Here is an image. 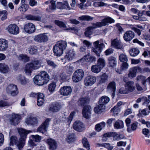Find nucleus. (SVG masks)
<instances>
[{
    "mask_svg": "<svg viewBox=\"0 0 150 150\" xmlns=\"http://www.w3.org/2000/svg\"><path fill=\"white\" fill-rule=\"evenodd\" d=\"M75 55V52L73 49H68L65 52L64 58L66 60L71 61L74 58Z\"/></svg>",
    "mask_w": 150,
    "mask_h": 150,
    "instance_id": "obj_15",
    "label": "nucleus"
},
{
    "mask_svg": "<svg viewBox=\"0 0 150 150\" xmlns=\"http://www.w3.org/2000/svg\"><path fill=\"white\" fill-rule=\"evenodd\" d=\"M51 119L47 118L45 121L38 128L37 131L43 134L45 133L47 131V128L48 127Z\"/></svg>",
    "mask_w": 150,
    "mask_h": 150,
    "instance_id": "obj_6",
    "label": "nucleus"
},
{
    "mask_svg": "<svg viewBox=\"0 0 150 150\" xmlns=\"http://www.w3.org/2000/svg\"><path fill=\"white\" fill-rule=\"evenodd\" d=\"M18 130L21 137L20 138L25 139H26L27 135L31 132L30 131H27L22 128L18 129Z\"/></svg>",
    "mask_w": 150,
    "mask_h": 150,
    "instance_id": "obj_26",
    "label": "nucleus"
},
{
    "mask_svg": "<svg viewBox=\"0 0 150 150\" xmlns=\"http://www.w3.org/2000/svg\"><path fill=\"white\" fill-rule=\"evenodd\" d=\"M84 72L82 69L76 70L72 75V80L74 83H77L81 81L83 78Z\"/></svg>",
    "mask_w": 150,
    "mask_h": 150,
    "instance_id": "obj_4",
    "label": "nucleus"
},
{
    "mask_svg": "<svg viewBox=\"0 0 150 150\" xmlns=\"http://www.w3.org/2000/svg\"><path fill=\"white\" fill-rule=\"evenodd\" d=\"M93 17L88 15H83L79 18L78 19L81 21H91L93 19Z\"/></svg>",
    "mask_w": 150,
    "mask_h": 150,
    "instance_id": "obj_45",
    "label": "nucleus"
},
{
    "mask_svg": "<svg viewBox=\"0 0 150 150\" xmlns=\"http://www.w3.org/2000/svg\"><path fill=\"white\" fill-rule=\"evenodd\" d=\"M104 109L105 107L103 105H102L100 104H99L98 105L95 107L94 111L97 114L101 113Z\"/></svg>",
    "mask_w": 150,
    "mask_h": 150,
    "instance_id": "obj_37",
    "label": "nucleus"
},
{
    "mask_svg": "<svg viewBox=\"0 0 150 150\" xmlns=\"http://www.w3.org/2000/svg\"><path fill=\"white\" fill-rule=\"evenodd\" d=\"M134 36V32L129 30L126 31L123 36L124 40L126 41H129L132 40Z\"/></svg>",
    "mask_w": 150,
    "mask_h": 150,
    "instance_id": "obj_20",
    "label": "nucleus"
},
{
    "mask_svg": "<svg viewBox=\"0 0 150 150\" xmlns=\"http://www.w3.org/2000/svg\"><path fill=\"white\" fill-rule=\"evenodd\" d=\"M46 61L47 62V64L49 66H51L53 68H55L57 66L56 64H55L54 61H52L51 59H46Z\"/></svg>",
    "mask_w": 150,
    "mask_h": 150,
    "instance_id": "obj_51",
    "label": "nucleus"
},
{
    "mask_svg": "<svg viewBox=\"0 0 150 150\" xmlns=\"http://www.w3.org/2000/svg\"><path fill=\"white\" fill-rule=\"evenodd\" d=\"M47 142L49 146L50 149L55 150L57 149V143L54 140L51 139H47Z\"/></svg>",
    "mask_w": 150,
    "mask_h": 150,
    "instance_id": "obj_24",
    "label": "nucleus"
},
{
    "mask_svg": "<svg viewBox=\"0 0 150 150\" xmlns=\"http://www.w3.org/2000/svg\"><path fill=\"white\" fill-rule=\"evenodd\" d=\"M56 84L55 82H53L49 85L48 89L50 92H53L55 90L56 87Z\"/></svg>",
    "mask_w": 150,
    "mask_h": 150,
    "instance_id": "obj_53",
    "label": "nucleus"
},
{
    "mask_svg": "<svg viewBox=\"0 0 150 150\" xmlns=\"http://www.w3.org/2000/svg\"><path fill=\"white\" fill-rule=\"evenodd\" d=\"M97 147H103L106 148L108 150H112L113 148V146L108 143H104L102 144L97 143L96 144Z\"/></svg>",
    "mask_w": 150,
    "mask_h": 150,
    "instance_id": "obj_32",
    "label": "nucleus"
},
{
    "mask_svg": "<svg viewBox=\"0 0 150 150\" xmlns=\"http://www.w3.org/2000/svg\"><path fill=\"white\" fill-rule=\"evenodd\" d=\"M82 142L84 147H86L87 149H90L89 143L86 138H83L82 139Z\"/></svg>",
    "mask_w": 150,
    "mask_h": 150,
    "instance_id": "obj_52",
    "label": "nucleus"
},
{
    "mask_svg": "<svg viewBox=\"0 0 150 150\" xmlns=\"http://www.w3.org/2000/svg\"><path fill=\"white\" fill-rule=\"evenodd\" d=\"M25 139L20 138L16 144L19 150L22 149L24 146Z\"/></svg>",
    "mask_w": 150,
    "mask_h": 150,
    "instance_id": "obj_39",
    "label": "nucleus"
},
{
    "mask_svg": "<svg viewBox=\"0 0 150 150\" xmlns=\"http://www.w3.org/2000/svg\"><path fill=\"white\" fill-rule=\"evenodd\" d=\"M24 28L25 31L29 34L33 33L36 30L35 25L32 23L25 24L24 26Z\"/></svg>",
    "mask_w": 150,
    "mask_h": 150,
    "instance_id": "obj_14",
    "label": "nucleus"
},
{
    "mask_svg": "<svg viewBox=\"0 0 150 150\" xmlns=\"http://www.w3.org/2000/svg\"><path fill=\"white\" fill-rule=\"evenodd\" d=\"M96 78L93 76H86L84 80L85 85L87 86H91L96 82Z\"/></svg>",
    "mask_w": 150,
    "mask_h": 150,
    "instance_id": "obj_13",
    "label": "nucleus"
},
{
    "mask_svg": "<svg viewBox=\"0 0 150 150\" xmlns=\"http://www.w3.org/2000/svg\"><path fill=\"white\" fill-rule=\"evenodd\" d=\"M49 8H47L46 11L48 12H52V10L55 9L56 8L55 1H51L49 4Z\"/></svg>",
    "mask_w": 150,
    "mask_h": 150,
    "instance_id": "obj_40",
    "label": "nucleus"
},
{
    "mask_svg": "<svg viewBox=\"0 0 150 150\" xmlns=\"http://www.w3.org/2000/svg\"><path fill=\"white\" fill-rule=\"evenodd\" d=\"M9 68L8 66L4 63H0V72L3 74L8 72Z\"/></svg>",
    "mask_w": 150,
    "mask_h": 150,
    "instance_id": "obj_27",
    "label": "nucleus"
},
{
    "mask_svg": "<svg viewBox=\"0 0 150 150\" xmlns=\"http://www.w3.org/2000/svg\"><path fill=\"white\" fill-rule=\"evenodd\" d=\"M136 72L133 67L131 68L128 74V77L130 78H132L136 76Z\"/></svg>",
    "mask_w": 150,
    "mask_h": 150,
    "instance_id": "obj_46",
    "label": "nucleus"
},
{
    "mask_svg": "<svg viewBox=\"0 0 150 150\" xmlns=\"http://www.w3.org/2000/svg\"><path fill=\"white\" fill-rule=\"evenodd\" d=\"M57 6L58 8L60 9H66L69 10L73 9L70 7L68 1H66L62 2H57Z\"/></svg>",
    "mask_w": 150,
    "mask_h": 150,
    "instance_id": "obj_10",
    "label": "nucleus"
},
{
    "mask_svg": "<svg viewBox=\"0 0 150 150\" xmlns=\"http://www.w3.org/2000/svg\"><path fill=\"white\" fill-rule=\"evenodd\" d=\"M48 40V36L45 33L35 36L34 38L35 41L40 43L46 42Z\"/></svg>",
    "mask_w": 150,
    "mask_h": 150,
    "instance_id": "obj_12",
    "label": "nucleus"
},
{
    "mask_svg": "<svg viewBox=\"0 0 150 150\" xmlns=\"http://www.w3.org/2000/svg\"><path fill=\"white\" fill-rule=\"evenodd\" d=\"M107 90L108 91H115L116 84L115 82L114 81L110 82L108 86Z\"/></svg>",
    "mask_w": 150,
    "mask_h": 150,
    "instance_id": "obj_34",
    "label": "nucleus"
},
{
    "mask_svg": "<svg viewBox=\"0 0 150 150\" xmlns=\"http://www.w3.org/2000/svg\"><path fill=\"white\" fill-rule=\"evenodd\" d=\"M7 12L6 10L0 11V16H2L1 20H4L7 17Z\"/></svg>",
    "mask_w": 150,
    "mask_h": 150,
    "instance_id": "obj_60",
    "label": "nucleus"
},
{
    "mask_svg": "<svg viewBox=\"0 0 150 150\" xmlns=\"http://www.w3.org/2000/svg\"><path fill=\"white\" fill-rule=\"evenodd\" d=\"M25 122L28 124L35 125L37 124L38 121L36 118L29 117L25 120Z\"/></svg>",
    "mask_w": 150,
    "mask_h": 150,
    "instance_id": "obj_29",
    "label": "nucleus"
},
{
    "mask_svg": "<svg viewBox=\"0 0 150 150\" xmlns=\"http://www.w3.org/2000/svg\"><path fill=\"white\" fill-rule=\"evenodd\" d=\"M100 80L99 82L100 83H103L106 81L108 79V76L105 74H104L100 76Z\"/></svg>",
    "mask_w": 150,
    "mask_h": 150,
    "instance_id": "obj_55",
    "label": "nucleus"
},
{
    "mask_svg": "<svg viewBox=\"0 0 150 150\" xmlns=\"http://www.w3.org/2000/svg\"><path fill=\"white\" fill-rule=\"evenodd\" d=\"M131 122V120L129 118H127L125 120V123L127 127V131L129 133L131 132V129L130 125Z\"/></svg>",
    "mask_w": 150,
    "mask_h": 150,
    "instance_id": "obj_57",
    "label": "nucleus"
},
{
    "mask_svg": "<svg viewBox=\"0 0 150 150\" xmlns=\"http://www.w3.org/2000/svg\"><path fill=\"white\" fill-rule=\"evenodd\" d=\"M60 92L62 95L67 96L71 93L72 92V89L70 86H64L60 88Z\"/></svg>",
    "mask_w": 150,
    "mask_h": 150,
    "instance_id": "obj_17",
    "label": "nucleus"
},
{
    "mask_svg": "<svg viewBox=\"0 0 150 150\" xmlns=\"http://www.w3.org/2000/svg\"><path fill=\"white\" fill-rule=\"evenodd\" d=\"M6 29L9 33L16 35L19 32L18 27L15 24H11L9 25L6 28Z\"/></svg>",
    "mask_w": 150,
    "mask_h": 150,
    "instance_id": "obj_9",
    "label": "nucleus"
},
{
    "mask_svg": "<svg viewBox=\"0 0 150 150\" xmlns=\"http://www.w3.org/2000/svg\"><path fill=\"white\" fill-rule=\"evenodd\" d=\"M28 50L29 53L32 54H36L38 51V48L35 46L30 47L28 48Z\"/></svg>",
    "mask_w": 150,
    "mask_h": 150,
    "instance_id": "obj_47",
    "label": "nucleus"
},
{
    "mask_svg": "<svg viewBox=\"0 0 150 150\" xmlns=\"http://www.w3.org/2000/svg\"><path fill=\"white\" fill-rule=\"evenodd\" d=\"M138 123L135 122L132 123L130 127L131 129V132L132 131H134L136 129L137 127Z\"/></svg>",
    "mask_w": 150,
    "mask_h": 150,
    "instance_id": "obj_64",
    "label": "nucleus"
},
{
    "mask_svg": "<svg viewBox=\"0 0 150 150\" xmlns=\"http://www.w3.org/2000/svg\"><path fill=\"white\" fill-rule=\"evenodd\" d=\"M55 23L60 27L65 28L66 25L62 21L58 20L54 21Z\"/></svg>",
    "mask_w": 150,
    "mask_h": 150,
    "instance_id": "obj_62",
    "label": "nucleus"
},
{
    "mask_svg": "<svg viewBox=\"0 0 150 150\" xmlns=\"http://www.w3.org/2000/svg\"><path fill=\"white\" fill-rule=\"evenodd\" d=\"M20 116L17 114L13 115L10 118V122L11 125H16L19 123Z\"/></svg>",
    "mask_w": 150,
    "mask_h": 150,
    "instance_id": "obj_19",
    "label": "nucleus"
},
{
    "mask_svg": "<svg viewBox=\"0 0 150 150\" xmlns=\"http://www.w3.org/2000/svg\"><path fill=\"white\" fill-rule=\"evenodd\" d=\"M67 46V43L65 41L61 40L57 42L53 47L54 55L58 57L61 56Z\"/></svg>",
    "mask_w": 150,
    "mask_h": 150,
    "instance_id": "obj_2",
    "label": "nucleus"
},
{
    "mask_svg": "<svg viewBox=\"0 0 150 150\" xmlns=\"http://www.w3.org/2000/svg\"><path fill=\"white\" fill-rule=\"evenodd\" d=\"M49 80L50 77L48 74L45 71L41 72L34 78V83L38 86H42L47 83Z\"/></svg>",
    "mask_w": 150,
    "mask_h": 150,
    "instance_id": "obj_1",
    "label": "nucleus"
},
{
    "mask_svg": "<svg viewBox=\"0 0 150 150\" xmlns=\"http://www.w3.org/2000/svg\"><path fill=\"white\" fill-rule=\"evenodd\" d=\"M125 87H126L129 93L132 92L135 88L134 83L133 81H129L127 82L125 85Z\"/></svg>",
    "mask_w": 150,
    "mask_h": 150,
    "instance_id": "obj_22",
    "label": "nucleus"
},
{
    "mask_svg": "<svg viewBox=\"0 0 150 150\" xmlns=\"http://www.w3.org/2000/svg\"><path fill=\"white\" fill-rule=\"evenodd\" d=\"M85 61L88 62H92L96 61V58L94 56H91L89 53L84 57Z\"/></svg>",
    "mask_w": 150,
    "mask_h": 150,
    "instance_id": "obj_36",
    "label": "nucleus"
},
{
    "mask_svg": "<svg viewBox=\"0 0 150 150\" xmlns=\"http://www.w3.org/2000/svg\"><path fill=\"white\" fill-rule=\"evenodd\" d=\"M88 100V99L86 98H81L78 101V104L79 105L84 106L87 103Z\"/></svg>",
    "mask_w": 150,
    "mask_h": 150,
    "instance_id": "obj_42",
    "label": "nucleus"
},
{
    "mask_svg": "<svg viewBox=\"0 0 150 150\" xmlns=\"http://www.w3.org/2000/svg\"><path fill=\"white\" fill-rule=\"evenodd\" d=\"M139 50L137 48H134L129 50V53L131 56L135 57L138 55L139 53Z\"/></svg>",
    "mask_w": 150,
    "mask_h": 150,
    "instance_id": "obj_43",
    "label": "nucleus"
},
{
    "mask_svg": "<svg viewBox=\"0 0 150 150\" xmlns=\"http://www.w3.org/2000/svg\"><path fill=\"white\" fill-rule=\"evenodd\" d=\"M115 21L114 20L110 17L105 18L104 19L102 20L101 22H97L93 25L96 26L97 27H100L102 26H105L108 25V23H114Z\"/></svg>",
    "mask_w": 150,
    "mask_h": 150,
    "instance_id": "obj_7",
    "label": "nucleus"
},
{
    "mask_svg": "<svg viewBox=\"0 0 150 150\" xmlns=\"http://www.w3.org/2000/svg\"><path fill=\"white\" fill-rule=\"evenodd\" d=\"M136 79L137 81H141L143 85H144L146 81V78L144 76H138L137 77Z\"/></svg>",
    "mask_w": 150,
    "mask_h": 150,
    "instance_id": "obj_54",
    "label": "nucleus"
},
{
    "mask_svg": "<svg viewBox=\"0 0 150 150\" xmlns=\"http://www.w3.org/2000/svg\"><path fill=\"white\" fill-rule=\"evenodd\" d=\"M26 19L30 20H34L39 21L41 20V18L38 16H33L29 14L25 16Z\"/></svg>",
    "mask_w": 150,
    "mask_h": 150,
    "instance_id": "obj_33",
    "label": "nucleus"
},
{
    "mask_svg": "<svg viewBox=\"0 0 150 150\" xmlns=\"http://www.w3.org/2000/svg\"><path fill=\"white\" fill-rule=\"evenodd\" d=\"M40 66V61L38 60L33 61L26 65L25 69V73L27 74L30 75L33 70L38 69Z\"/></svg>",
    "mask_w": 150,
    "mask_h": 150,
    "instance_id": "obj_3",
    "label": "nucleus"
},
{
    "mask_svg": "<svg viewBox=\"0 0 150 150\" xmlns=\"http://www.w3.org/2000/svg\"><path fill=\"white\" fill-rule=\"evenodd\" d=\"M75 140L74 134H69L66 139V141L69 143H72Z\"/></svg>",
    "mask_w": 150,
    "mask_h": 150,
    "instance_id": "obj_44",
    "label": "nucleus"
},
{
    "mask_svg": "<svg viewBox=\"0 0 150 150\" xmlns=\"http://www.w3.org/2000/svg\"><path fill=\"white\" fill-rule=\"evenodd\" d=\"M105 126V123L102 122L97 124L95 126V129L97 132L100 131Z\"/></svg>",
    "mask_w": 150,
    "mask_h": 150,
    "instance_id": "obj_35",
    "label": "nucleus"
},
{
    "mask_svg": "<svg viewBox=\"0 0 150 150\" xmlns=\"http://www.w3.org/2000/svg\"><path fill=\"white\" fill-rule=\"evenodd\" d=\"M119 92L122 94H127L129 93L126 87L121 88L119 90Z\"/></svg>",
    "mask_w": 150,
    "mask_h": 150,
    "instance_id": "obj_63",
    "label": "nucleus"
},
{
    "mask_svg": "<svg viewBox=\"0 0 150 150\" xmlns=\"http://www.w3.org/2000/svg\"><path fill=\"white\" fill-rule=\"evenodd\" d=\"M114 128L115 129H122L124 127V123L121 120H117L114 125Z\"/></svg>",
    "mask_w": 150,
    "mask_h": 150,
    "instance_id": "obj_30",
    "label": "nucleus"
},
{
    "mask_svg": "<svg viewBox=\"0 0 150 150\" xmlns=\"http://www.w3.org/2000/svg\"><path fill=\"white\" fill-rule=\"evenodd\" d=\"M8 47V41L5 39H0V51L6 50Z\"/></svg>",
    "mask_w": 150,
    "mask_h": 150,
    "instance_id": "obj_23",
    "label": "nucleus"
},
{
    "mask_svg": "<svg viewBox=\"0 0 150 150\" xmlns=\"http://www.w3.org/2000/svg\"><path fill=\"white\" fill-rule=\"evenodd\" d=\"M120 110V109L119 107L117 106H114L113 108L110 111L112 112L113 115L115 116L118 114Z\"/></svg>",
    "mask_w": 150,
    "mask_h": 150,
    "instance_id": "obj_56",
    "label": "nucleus"
},
{
    "mask_svg": "<svg viewBox=\"0 0 150 150\" xmlns=\"http://www.w3.org/2000/svg\"><path fill=\"white\" fill-rule=\"evenodd\" d=\"M91 108L88 105L84 107L82 110V114L83 117L86 119L89 118L91 114Z\"/></svg>",
    "mask_w": 150,
    "mask_h": 150,
    "instance_id": "obj_16",
    "label": "nucleus"
},
{
    "mask_svg": "<svg viewBox=\"0 0 150 150\" xmlns=\"http://www.w3.org/2000/svg\"><path fill=\"white\" fill-rule=\"evenodd\" d=\"M19 59L25 62L28 61L29 60V57H28L26 55L21 54L19 57Z\"/></svg>",
    "mask_w": 150,
    "mask_h": 150,
    "instance_id": "obj_58",
    "label": "nucleus"
},
{
    "mask_svg": "<svg viewBox=\"0 0 150 150\" xmlns=\"http://www.w3.org/2000/svg\"><path fill=\"white\" fill-rule=\"evenodd\" d=\"M29 6L27 4L21 5L18 8V10L22 13L25 12L28 9Z\"/></svg>",
    "mask_w": 150,
    "mask_h": 150,
    "instance_id": "obj_49",
    "label": "nucleus"
},
{
    "mask_svg": "<svg viewBox=\"0 0 150 150\" xmlns=\"http://www.w3.org/2000/svg\"><path fill=\"white\" fill-rule=\"evenodd\" d=\"M109 100L110 99L108 97L106 96H103L99 99V104L103 105L105 107V105L107 104Z\"/></svg>",
    "mask_w": 150,
    "mask_h": 150,
    "instance_id": "obj_28",
    "label": "nucleus"
},
{
    "mask_svg": "<svg viewBox=\"0 0 150 150\" xmlns=\"http://www.w3.org/2000/svg\"><path fill=\"white\" fill-rule=\"evenodd\" d=\"M31 137L33 140L36 142H40L42 139L41 137L38 135H32Z\"/></svg>",
    "mask_w": 150,
    "mask_h": 150,
    "instance_id": "obj_59",
    "label": "nucleus"
},
{
    "mask_svg": "<svg viewBox=\"0 0 150 150\" xmlns=\"http://www.w3.org/2000/svg\"><path fill=\"white\" fill-rule=\"evenodd\" d=\"M94 47L92 48V51L98 57H100V53L105 45L103 43L99 44V41L97 40L93 43Z\"/></svg>",
    "mask_w": 150,
    "mask_h": 150,
    "instance_id": "obj_5",
    "label": "nucleus"
},
{
    "mask_svg": "<svg viewBox=\"0 0 150 150\" xmlns=\"http://www.w3.org/2000/svg\"><path fill=\"white\" fill-rule=\"evenodd\" d=\"M119 59L122 62H126L128 61V59L127 55L124 54L122 53L119 56Z\"/></svg>",
    "mask_w": 150,
    "mask_h": 150,
    "instance_id": "obj_50",
    "label": "nucleus"
},
{
    "mask_svg": "<svg viewBox=\"0 0 150 150\" xmlns=\"http://www.w3.org/2000/svg\"><path fill=\"white\" fill-rule=\"evenodd\" d=\"M61 108L60 103L55 102L50 104L49 106V111L50 112H56L59 110Z\"/></svg>",
    "mask_w": 150,
    "mask_h": 150,
    "instance_id": "obj_11",
    "label": "nucleus"
},
{
    "mask_svg": "<svg viewBox=\"0 0 150 150\" xmlns=\"http://www.w3.org/2000/svg\"><path fill=\"white\" fill-rule=\"evenodd\" d=\"M108 63L110 67H115L116 64V58L113 57H109L108 59Z\"/></svg>",
    "mask_w": 150,
    "mask_h": 150,
    "instance_id": "obj_31",
    "label": "nucleus"
},
{
    "mask_svg": "<svg viewBox=\"0 0 150 150\" xmlns=\"http://www.w3.org/2000/svg\"><path fill=\"white\" fill-rule=\"evenodd\" d=\"M102 69L97 64L93 65L91 68V71L93 72L98 73Z\"/></svg>",
    "mask_w": 150,
    "mask_h": 150,
    "instance_id": "obj_41",
    "label": "nucleus"
},
{
    "mask_svg": "<svg viewBox=\"0 0 150 150\" xmlns=\"http://www.w3.org/2000/svg\"><path fill=\"white\" fill-rule=\"evenodd\" d=\"M18 80L22 84L24 85L27 83L28 81L24 76L19 75L18 77Z\"/></svg>",
    "mask_w": 150,
    "mask_h": 150,
    "instance_id": "obj_48",
    "label": "nucleus"
},
{
    "mask_svg": "<svg viewBox=\"0 0 150 150\" xmlns=\"http://www.w3.org/2000/svg\"><path fill=\"white\" fill-rule=\"evenodd\" d=\"M6 91L8 93L12 96H15L18 93L17 86L13 84H10L8 86Z\"/></svg>",
    "mask_w": 150,
    "mask_h": 150,
    "instance_id": "obj_8",
    "label": "nucleus"
},
{
    "mask_svg": "<svg viewBox=\"0 0 150 150\" xmlns=\"http://www.w3.org/2000/svg\"><path fill=\"white\" fill-rule=\"evenodd\" d=\"M106 62L104 59L102 58H99L97 60V64L101 69H103L105 66Z\"/></svg>",
    "mask_w": 150,
    "mask_h": 150,
    "instance_id": "obj_38",
    "label": "nucleus"
},
{
    "mask_svg": "<svg viewBox=\"0 0 150 150\" xmlns=\"http://www.w3.org/2000/svg\"><path fill=\"white\" fill-rule=\"evenodd\" d=\"M95 23H92L93 26L88 27L85 29L84 34L86 37H89L92 34L93 30L97 28L96 26L93 25Z\"/></svg>",
    "mask_w": 150,
    "mask_h": 150,
    "instance_id": "obj_25",
    "label": "nucleus"
},
{
    "mask_svg": "<svg viewBox=\"0 0 150 150\" xmlns=\"http://www.w3.org/2000/svg\"><path fill=\"white\" fill-rule=\"evenodd\" d=\"M10 146H13L16 144V142L17 141V138L15 136H12L10 137Z\"/></svg>",
    "mask_w": 150,
    "mask_h": 150,
    "instance_id": "obj_61",
    "label": "nucleus"
},
{
    "mask_svg": "<svg viewBox=\"0 0 150 150\" xmlns=\"http://www.w3.org/2000/svg\"><path fill=\"white\" fill-rule=\"evenodd\" d=\"M74 129L79 132L82 131L84 128L83 123L79 120L76 121L73 124Z\"/></svg>",
    "mask_w": 150,
    "mask_h": 150,
    "instance_id": "obj_18",
    "label": "nucleus"
},
{
    "mask_svg": "<svg viewBox=\"0 0 150 150\" xmlns=\"http://www.w3.org/2000/svg\"><path fill=\"white\" fill-rule=\"evenodd\" d=\"M111 45L117 49H121L122 47L120 41L117 38L112 40Z\"/></svg>",
    "mask_w": 150,
    "mask_h": 150,
    "instance_id": "obj_21",
    "label": "nucleus"
}]
</instances>
